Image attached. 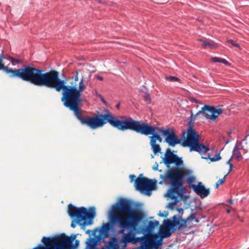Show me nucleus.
I'll use <instances>...</instances> for the list:
<instances>
[{
	"mask_svg": "<svg viewBox=\"0 0 249 249\" xmlns=\"http://www.w3.org/2000/svg\"><path fill=\"white\" fill-rule=\"evenodd\" d=\"M9 77L19 78L36 86L54 89L58 92L62 90V101L65 106L69 109H80L82 101L81 93L86 87L83 76L78 81L77 71L75 77L71 79L70 85H66L65 80L59 78L57 71L51 70L45 72L31 65H24L21 68L14 69Z\"/></svg>",
	"mask_w": 249,
	"mask_h": 249,
	"instance_id": "obj_1",
	"label": "nucleus"
},
{
	"mask_svg": "<svg viewBox=\"0 0 249 249\" xmlns=\"http://www.w3.org/2000/svg\"><path fill=\"white\" fill-rule=\"evenodd\" d=\"M130 217L132 225L127 233H124L120 240V242L124 243V247L129 243L133 244L140 243L141 249H156L161 246V239L157 240L158 234L153 232L155 228L159 224V221H150L144 230L143 235L139 237H136L135 235L142 232V230L138 229L137 227L142 220V216L139 213L132 212Z\"/></svg>",
	"mask_w": 249,
	"mask_h": 249,
	"instance_id": "obj_2",
	"label": "nucleus"
},
{
	"mask_svg": "<svg viewBox=\"0 0 249 249\" xmlns=\"http://www.w3.org/2000/svg\"><path fill=\"white\" fill-rule=\"evenodd\" d=\"M228 202H229L230 204H232V200L231 199H229L228 200Z\"/></svg>",
	"mask_w": 249,
	"mask_h": 249,
	"instance_id": "obj_42",
	"label": "nucleus"
},
{
	"mask_svg": "<svg viewBox=\"0 0 249 249\" xmlns=\"http://www.w3.org/2000/svg\"><path fill=\"white\" fill-rule=\"evenodd\" d=\"M164 213H165V214L161 213H160L159 214V216H160L161 217H166V216H167V213L166 212H164Z\"/></svg>",
	"mask_w": 249,
	"mask_h": 249,
	"instance_id": "obj_33",
	"label": "nucleus"
},
{
	"mask_svg": "<svg viewBox=\"0 0 249 249\" xmlns=\"http://www.w3.org/2000/svg\"><path fill=\"white\" fill-rule=\"evenodd\" d=\"M75 115L79 120L81 123L85 124L92 129H96L102 127L104 124L108 123L112 126L118 129L124 131L127 130L130 124L131 118L128 117L124 121H121L119 119L113 116L107 112L104 115H99L88 118L82 117L80 110H73Z\"/></svg>",
	"mask_w": 249,
	"mask_h": 249,
	"instance_id": "obj_4",
	"label": "nucleus"
},
{
	"mask_svg": "<svg viewBox=\"0 0 249 249\" xmlns=\"http://www.w3.org/2000/svg\"><path fill=\"white\" fill-rule=\"evenodd\" d=\"M95 245V242L93 239H90L89 242L88 243V247L89 249H92Z\"/></svg>",
	"mask_w": 249,
	"mask_h": 249,
	"instance_id": "obj_29",
	"label": "nucleus"
},
{
	"mask_svg": "<svg viewBox=\"0 0 249 249\" xmlns=\"http://www.w3.org/2000/svg\"><path fill=\"white\" fill-rule=\"evenodd\" d=\"M136 178V176L135 175H130V181L132 182Z\"/></svg>",
	"mask_w": 249,
	"mask_h": 249,
	"instance_id": "obj_35",
	"label": "nucleus"
},
{
	"mask_svg": "<svg viewBox=\"0 0 249 249\" xmlns=\"http://www.w3.org/2000/svg\"><path fill=\"white\" fill-rule=\"evenodd\" d=\"M226 176H225L222 178H221L218 180V181L216 183V187H218L220 185L222 184L225 181Z\"/></svg>",
	"mask_w": 249,
	"mask_h": 249,
	"instance_id": "obj_27",
	"label": "nucleus"
},
{
	"mask_svg": "<svg viewBox=\"0 0 249 249\" xmlns=\"http://www.w3.org/2000/svg\"><path fill=\"white\" fill-rule=\"evenodd\" d=\"M176 156V155L174 154L169 149L167 150L165 155V157L163 159L164 162L167 167L169 168L170 164L174 162Z\"/></svg>",
	"mask_w": 249,
	"mask_h": 249,
	"instance_id": "obj_17",
	"label": "nucleus"
},
{
	"mask_svg": "<svg viewBox=\"0 0 249 249\" xmlns=\"http://www.w3.org/2000/svg\"><path fill=\"white\" fill-rule=\"evenodd\" d=\"M132 212H135L131 210L130 203L125 200H120L112 206L109 216L112 222L119 223L121 229L118 233L123 235L125 229L129 230L132 226L130 216Z\"/></svg>",
	"mask_w": 249,
	"mask_h": 249,
	"instance_id": "obj_5",
	"label": "nucleus"
},
{
	"mask_svg": "<svg viewBox=\"0 0 249 249\" xmlns=\"http://www.w3.org/2000/svg\"><path fill=\"white\" fill-rule=\"evenodd\" d=\"M189 100L191 102L195 103L196 104V108H198L199 107L198 105H200L202 106L200 107V109H221V108L223 107V105H219L217 107H214L211 105H203L202 103H201L200 101L196 100L194 97H190L189 98Z\"/></svg>",
	"mask_w": 249,
	"mask_h": 249,
	"instance_id": "obj_16",
	"label": "nucleus"
},
{
	"mask_svg": "<svg viewBox=\"0 0 249 249\" xmlns=\"http://www.w3.org/2000/svg\"><path fill=\"white\" fill-rule=\"evenodd\" d=\"M107 249H120L118 243L115 241H111L108 243Z\"/></svg>",
	"mask_w": 249,
	"mask_h": 249,
	"instance_id": "obj_24",
	"label": "nucleus"
},
{
	"mask_svg": "<svg viewBox=\"0 0 249 249\" xmlns=\"http://www.w3.org/2000/svg\"><path fill=\"white\" fill-rule=\"evenodd\" d=\"M244 154L243 151L240 149V146L236 144L232 151V157L239 160L242 158V155Z\"/></svg>",
	"mask_w": 249,
	"mask_h": 249,
	"instance_id": "obj_19",
	"label": "nucleus"
},
{
	"mask_svg": "<svg viewBox=\"0 0 249 249\" xmlns=\"http://www.w3.org/2000/svg\"><path fill=\"white\" fill-rule=\"evenodd\" d=\"M221 63H223L225 65H228V62L225 60V59H223V58H222L221 60Z\"/></svg>",
	"mask_w": 249,
	"mask_h": 249,
	"instance_id": "obj_34",
	"label": "nucleus"
},
{
	"mask_svg": "<svg viewBox=\"0 0 249 249\" xmlns=\"http://www.w3.org/2000/svg\"><path fill=\"white\" fill-rule=\"evenodd\" d=\"M71 227L72 228H75V224H74L73 222H72L71 224Z\"/></svg>",
	"mask_w": 249,
	"mask_h": 249,
	"instance_id": "obj_40",
	"label": "nucleus"
},
{
	"mask_svg": "<svg viewBox=\"0 0 249 249\" xmlns=\"http://www.w3.org/2000/svg\"><path fill=\"white\" fill-rule=\"evenodd\" d=\"M166 220L164 221V225L163 226H160L159 233L158 234V238H157V240L161 239V245L162 244V238L163 237H168L171 234V228L169 227L166 226Z\"/></svg>",
	"mask_w": 249,
	"mask_h": 249,
	"instance_id": "obj_15",
	"label": "nucleus"
},
{
	"mask_svg": "<svg viewBox=\"0 0 249 249\" xmlns=\"http://www.w3.org/2000/svg\"><path fill=\"white\" fill-rule=\"evenodd\" d=\"M191 189L201 199L207 197L210 194L209 188H206L202 182H198L196 185H193Z\"/></svg>",
	"mask_w": 249,
	"mask_h": 249,
	"instance_id": "obj_14",
	"label": "nucleus"
},
{
	"mask_svg": "<svg viewBox=\"0 0 249 249\" xmlns=\"http://www.w3.org/2000/svg\"><path fill=\"white\" fill-rule=\"evenodd\" d=\"M202 158L206 160L210 159L211 161L214 162L220 160L221 157L219 153H217L213 157L210 158V156L208 154L206 156H202Z\"/></svg>",
	"mask_w": 249,
	"mask_h": 249,
	"instance_id": "obj_23",
	"label": "nucleus"
},
{
	"mask_svg": "<svg viewBox=\"0 0 249 249\" xmlns=\"http://www.w3.org/2000/svg\"><path fill=\"white\" fill-rule=\"evenodd\" d=\"M101 99L102 100V101L105 104V105H107V103L106 102V101H105V100L104 99V98L103 97H101Z\"/></svg>",
	"mask_w": 249,
	"mask_h": 249,
	"instance_id": "obj_36",
	"label": "nucleus"
},
{
	"mask_svg": "<svg viewBox=\"0 0 249 249\" xmlns=\"http://www.w3.org/2000/svg\"><path fill=\"white\" fill-rule=\"evenodd\" d=\"M96 1H97L99 3H101V0H95Z\"/></svg>",
	"mask_w": 249,
	"mask_h": 249,
	"instance_id": "obj_46",
	"label": "nucleus"
},
{
	"mask_svg": "<svg viewBox=\"0 0 249 249\" xmlns=\"http://www.w3.org/2000/svg\"><path fill=\"white\" fill-rule=\"evenodd\" d=\"M120 107V103H118L116 105V108H119Z\"/></svg>",
	"mask_w": 249,
	"mask_h": 249,
	"instance_id": "obj_41",
	"label": "nucleus"
},
{
	"mask_svg": "<svg viewBox=\"0 0 249 249\" xmlns=\"http://www.w3.org/2000/svg\"><path fill=\"white\" fill-rule=\"evenodd\" d=\"M158 165H157L156 166V167H153V169L156 170H157L158 169Z\"/></svg>",
	"mask_w": 249,
	"mask_h": 249,
	"instance_id": "obj_43",
	"label": "nucleus"
},
{
	"mask_svg": "<svg viewBox=\"0 0 249 249\" xmlns=\"http://www.w3.org/2000/svg\"><path fill=\"white\" fill-rule=\"evenodd\" d=\"M192 171L187 169L172 168L167 171L165 175H160L161 180L160 184L169 180L171 185L170 188L165 195L166 197L173 200V202L169 204V207L173 209L175 205L184 196L185 189L183 185V180L187 179L189 187L191 189L196 181V177L192 175Z\"/></svg>",
	"mask_w": 249,
	"mask_h": 249,
	"instance_id": "obj_3",
	"label": "nucleus"
},
{
	"mask_svg": "<svg viewBox=\"0 0 249 249\" xmlns=\"http://www.w3.org/2000/svg\"><path fill=\"white\" fill-rule=\"evenodd\" d=\"M68 213L72 217L76 218L77 222L79 224L87 219L91 220L95 216V210L94 207H91L88 211L83 207L76 208L71 204L68 205Z\"/></svg>",
	"mask_w": 249,
	"mask_h": 249,
	"instance_id": "obj_9",
	"label": "nucleus"
},
{
	"mask_svg": "<svg viewBox=\"0 0 249 249\" xmlns=\"http://www.w3.org/2000/svg\"><path fill=\"white\" fill-rule=\"evenodd\" d=\"M75 237L70 238L64 234L54 240L43 237L42 242L45 246L40 245L33 249H72L71 244Z\"/></svg>",
	"mask_w": 249,
	"mask_h": 249,
	"instance_id": "obj_7",
	"label": "nucleus"
},
{
	"mask_svg": "<svg viewBox=\"0 0 249 249\" xmlns=\"http://www.w3.org/2000/svg\"><path fill=\"white\" fill-rule=\"evenodd\" d=\"M230 160H231V159H230L227 162V164L229 165L230 166V169H229V172L228 173H229L231 171V170L233 169V166L232 165V164H231V163H230Z\"/></svg>",
	"mask_w": 249,
	"mask_h": 249,
	"instance_id": "obj_32",
	"label": "nucleus"
},
{
	"mask_svg": "<svg viewBox=\"0 0 249 249\" xmlns=\"http://www.w3.org/2000/svg\"><path fill=\"white\" fill-rule=\"evenodd\" d=\"M198 40L202 42V45L204 49L214 48L216 47V45L214 43V42L211 40H208L206 38L198 39Z\"/></svg>",
	"mask_w": 249,
	"mask_h": 249,
	"instance_id": "obj_18",
	"label": "nucleus"
},
{
	"mask_svg": "<svg viewBox=\"0 0 249 249\" xmlns=\"http://www.w3.org/2000/svg\"><path fill=\"white\" fill-rule=\"evenodd\" d=\"M120 240H121V239L120 240L119 242L124 244L123 243L120 242ZM125 247H126V246L124 247V248L123 249H125Z\"/></svg>",
	"mask_w": 249,
	"mask_h": 249,
	"instance_id": "obj_44",
	"label": "nucleus"
},
{
	"mask_svg": "<svg viewBox=\"0 0 249 249\" xmlns=\"http://www.w3.org/2000/svg\"><path fill=\"white\" fill-rule=\"evenodd\" d=\"M183 145L189 146L191 151H195L202 155L209 150L208 146H205L199 142V136L191 126H189L187 131H183Z\"/></svg>",
	"mask_w": 249,
	"mask_h": 249,
	"instance_id": "obj_8",
	"label": "nucleus"
},
{
	"mask_svg": "<svg viewBox=\"0 0 249 249\" xmlns=\"http://www.w3.org/2000/svg\"><path fill=\"white\" fill-rule=\"evenodd\" d=\"M222 110H200L196 115H194L191 112V121L189 123H191L195 121L196 116L200 114L203 115L208 119L214 120L221 113Z\"/></svg>",
	"mask_w": 249,
	"mask_h": 249,
	"instance_id": "obj_13",
	"label": "nucleus"
},
{
	"mask_svg": "<svg viewBox=\"0 0 249 249\" xmlns=\"http://www.w3.org/2000/svg\"><path fill=\"white\" fill-rule=\"evenodd\" d=\"M221 59L222 58H219V57H213L211 58V60L212 61V62H214V63H216V62L221 63Z\"/></svg>",
	"mask_w": 249,
	"mask_h": 249,
	"instance_id": "obj_30",
	"label": "nucleus"
},
{
	"mask_svg": "<svg viewBox=\"0 0 249 249\" xmlns=\"http://www.w3.org/2000/svg\"><path fill=\"white\" fill-rule=\"evenodd\" d=\"M165 78L171 82H176V81H179V78L177 77L173 76H165Z\"/></svg>",
	"mask_w": 249,
	"mask_h": 249,
	"instance_id": "obj_26",
	"label": "nucleus"
},
{
	"mask_svg": "<svg viewBox=\"0 0 249 249\" xmlns=\"http://www.w3.org/2000/svg\"><path fill=\"white\" fill-rule=\"evenodd\" d=\"M97 78L100 81H102L103 80V78L100 76H97Z\"/></svg>",
	"mask_w": 249,
	"mask_h": 249,
	"instance_id": "obj_37",
	"label": "nucleus"
},
{
	"mask_svg": "<svg viewBox=\"0 0 249 249\" xmlns=\"http://www.w3.org/2000/svg\"><path fill=\"white\" fill-rule=\"evenodd\" d=\"M177 210L179 213H183V209L182 208L178 209Z\"/></svg>",
	"mask_w": 249,
	"mask_h": 249,
	"instance_id": "obj_38",
	"label": "nucleus"
},
{
	"mask_svg": "<svg viewBox=\"0 0 249 249\" xmlns=\"http://www.w3.org/2000/svg\"><path fill=\"white\" fill-rule=\"evenodd\" d=\"M0 69L3 70L5 73L9 75H11L14 70L12 68H9L4 65L1 57H0Z\"/></svg>",
	"mask_w": 249,
	"mask_h": 249,
	"instance_id": "obj_22",
	"label": "nucleus"
},
{
	"mask_svg": "<svg viewBox=\"0 0 249 249\" xmlns=\"http://www.w3.org/2000/svg\"><path fill=\"white\" fill-rule=\"evenodd\" d=\"M177 166H178L183 164V161L180 158H178L176 155L174 162Z\"/></svg>",
	"mask_w": 249,
	"mask_h": 249,
	"instance_id": "obj_25",
	"label": "nucleus"
},
{
	"mask_svg": "<svg viewBox=\"0 0 249 249\" xmlns=\"http://www.w3.org/2000/svg\"><path fill=\"white\" fill-rule=\"evenodd\" d=\"M226 211H227V213H230V210L229 209H227L226 210Z\"/></svg>",
	"mask_w": 249,
	"mask_h": 249,
	"instance_id": "obj_45",
	"label": "nucleus"
},
{
	"mask_svg": "<svg viewBox=\"0 0 249 249\" xmlns=\"http://www.w3.org/2000/svg\"><path fill=\"white\" fill-rule=\"evenodd\" d=\"M156 130L163 134L165 137V142L170 146H174L177 144L180 143V140L176 136L173 129H164L162 127H156Z\"/></svg>",
	"mask_w": 249,
	"mask_h": 249,
	"instance_id": "obj_12",
	"label": "nucleus"
},
{
	"mask_svg": "<svg viewBox=\"0 0 249 249\" xmlns=\"http://www.w3.org/2000/svg\"><path fill=\"white\" fill-rule=\"evenodd\" d=\"M142 174L135 179V186L137 190L141 193L150 195L151 191L156 188V180L149 179L146 178L142 177Z\"/></svg>",
	"mask_w": 249,
	"mask_h": 249,
	"instance_id": "obj_11",
	"label": "nucleus"
},
{
	"mask_svg": "<svg viewBox=\"0 0 249 249\" xmlns=\"http://www.w3.org/2000/svg\"><path fill=\"white\" fill-rule=\"evenodd\" d=\"M79 242L78 240H76L75 241V245L76 246H78L79 245Z\"/></svg>",
	"mask_w": 249,
	"mask_h": 249,
	"instance_id": "obj_39",
	"label": "nucleus"
},
{
	"mask_svg": "<svg viewBox=\"0 0 249 249\" xmlns=\"http://www.w3.org/2000/svg\"><path fill=\"white\" fill-rule=\"evenodd\" d=\"M229 142V141H227L226 142V144H227V143H228Z\"/></svg>",
	"mask_w": 249,
	"mask_h": 249,
	"instance_id": "obj_47",
	"label": "nucleus"
},
{
	"mask_svg": "<svg viewBox=\"0 0 249 249\" xmlns=\"http://www.w3.org/2000/svg\"><path fill=\"white\" fill-rule=\"evenodd\" d=\"M228 43L231 44L232 46L235 47H239V45L238 43H235L233 40L231 39H229L227 40Z\"/></svg>",
	"mask_w": 249,
	"mask_h": 249,
	"instance_id": "obj_28",
	"label": "nucleus"
},
{
	"mask_svg": "<svg viewBox=\"0 0 249 249\" xmlns=\"http://www.w3.org/2000/svg\"><path fill=\"white\" fill-rule=\"evenodd\" d=\"M128 129L133 130L137 133L143 134L146 136L152 135L150 137V144L151 149L155 154L161 152V148L159 143H157L156 141L161 143L162 139L160 136L156 131V127H154L149 124L141 123L132 119Z\"/></svg>",
	"mask_w": 249,
	"mask_h": 249,
	"instance_id": "obj_6",
	"label": "nucleus"
},
{
	"mask_svg": "<svg viewBox=\"0 0 249 249\" xmlns=\"http://www.w3.org/2000/svg\"><path fill=\"white\" fill-rule=\"evenodd\" d=\"M144 99L146 101H148L149 102H150V96L148 93H145L143 96Z\"/></svg>",
	"mask_w": 249,
	"mask_h": 249,
	"instance_id": "obj_31",
	"label": "nucleus"
},
{
	"mask_svg": "<svg viewBox=\"0 0 249 249\" xmlns=\"http://www.w3.org/2000/svg\"><path fill=\"white\" fill-rule=\"evenodd\" d=\"M110 228V225L109 223H104L100 231V235H104L105 236H107L108 235Z\"/></svg>",
	"mask_w": 249,
	"mask_h": 249,
	"instance_id": "obj_21",
	"label": "nucleus"
},
{
	"mask_svg": "<svg viewBox=\"0 0 249 249\" xmlns=\"http://www.w3.org/2000/svg\"><path fill=\"white\" fill-rule=\"evenodd\" d=\"M236 144L240 146V149L243 151L244 154L248 151L249 146L248 143L247 137L245 139L242 140L240 143H237Z\"/></svg>",
	"mask_w": 249,
	"mask_h": 249,
	"instance_id": "obj_20",
	"label": "nucleus"
},
{
	"mask_svg": "<svg viewBox=\"0 0 249 249\" xmlns=\"http://www.w3.org/2000/svg\"><path fill=\"white\" fill-rule=\"evenodd\" d=\"M199 220L196 218V214L192 213L186 219H183L181 216L178 217L177 215L173 217V220L170 219L166 220V226L171 228L173 230H179L182 228L187 226H191L194 223H198Z\"/></svg>",
	"mask_w": 249,
	"mask_h": 249,
	"instance_id": "obj_10",
	"label": "nucleus"
}]
</instances>
